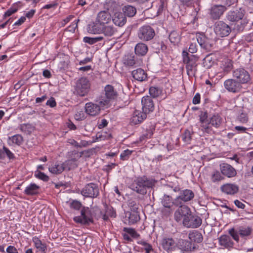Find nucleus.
Here are the masks:
<instances>
[{"mask_svg": "<svg viewBox=\"0 0 253 253\" xmlns=\"http://www.w3.org/2000/svg\"><path fill=\"white\" fill-rule=\"evenodd\" d=\"M156 181L143 177L138 178L131 185V189L138 194L145 195L148 189L152 188L155 185Z\"/></svg>", "mask_w": 253, "mask_h": 253, "instance_id": "nucleus-1", "label": "nucleus"}, {"mask_svg": "<svg viewBox=\"0 0 253 253\" xmlns=\"http://www.w3.org/2000/svg\"><path fill=\"white\" fill-rule=\"evenodd\" d=\"M183 62L185 64L187 74L189 77L194 76L197 71V61L198 57L196 55H190L186 50L182 52Z\"/></svg>", "mask_w": 253, "mask_h": 253, "instance_id": "nucleus-2", "label": "nucleus"}, {"mask_svg": "<svg viewBox=\"0 0 253 253\" xmlns=\"http://www.w3.org/2000/svg\"><path fill=\"white\" fill-rule=\"evenodd\" d=\"M252 232L251 227L247 226H240L237 229L232 228L228 231V233L232 238L237 242L240 241V237L243 240H247Z\"/></svg>", "mask_w": 253, "mask_h": 253, "instance_id": "nucleus-3", "label": "nucleus"}, {"mask_svg": "<svg viewBox=\"0 0 253 253\" xmlns=\"http://www.w3.org/2000/svg\"><path fill=\"white\" fill-rule=\"evenodd\" d=\"M90 83L87 78L81 77L79 79L74 86V94L81 97L85 96L89 92Z\"/></svg>", "mask_w": 253, "mask_h": 253, "instance_id": "nucleus-4", "label": "nucleus"}, {"mask_svg": "<svg viewBox=\"0 0 253 253\" xmlns=\"http://www.w3.org/2000/svg\"><path fill=\"white\" fill-rule=\"evenodd\" d=\"M104 91L105 96H101L97 100L98 103L102 106L108 105L110 100L115 99L118 96L117 91L112 85H106Z\"/></svg>", "mask_w": 253, "mask_h": 253, "instance_id": "nucleus-5", "label": "nucleus"}, {"mask_svg": "<svg viewBox=\"0 0 253 253\" xmlns=\"http://www.w3.org/2000/svg\"><path fill=\"white\" fill-rule=\"evenodd\" d=\"M74 221L82 225H89L93 222L92 214L88 207H83L81 209V215L74 217Z\"/></svg>", "mask_w": 253, "mask_h": 253, "instance_id": "nucleus-6", "label": "nucleus"}, {"mask_svg": "<svg viewBox=\"0 0 253 253\" xmlns=\"http://www.w3.org/2000/svg\"><path fill=\"white\" fill-rule=\"evenodd\" d=\"M194 192L190 189L180 190L179 195L174 200V205L178 206L190 201L194 198Z\"/></svg>", "mask_w": 253, "mask_h": 253, "instance_id": "nucleus-7", "label": "nucleus"}, {"mask_svg": "<svg viewBox=\"0 0 253 253\" xmlns=\"http://www.w3.org/2000/svg\"><path fill=\"white\" fill-rule=\"evenodd\" d=\"M137 35L140 40L149 41L154 37L155 33L154 30L151 26L146 25L139 28Z\"/></svg>", "mask_w": 253, "mask_h": 253, "instance_id": "nucleus-8", "label": "nucleus"}, {"mask_svg": "<svg viewBox=\"0 0 253 253\" xmlns=\"http://www.w3.org/2000/svg\"><path fill=\"white\" fill-rule=\"evenodd\" d=\"M214 30L216 35L221 37H225L231 32V27L222 21H218L214 24Z\"/></svg>", "mask_w": 253, "mask_h": 253, "instance_id": "nucleus-9", "label": "nucleus"}, {"mask_svg": "<svg viewBox=\"0 0 253 253\" xmlns=\"http://www.w3.org/2000/svg\"><path fill=\"white\" fill-rule=\"evenodd\" d=\"M233 77L238 82H241V84H248L251 81V77L249 72L245 69L239 68L234 70Z\"/></svg>", "mask_w": 253, "mask_h": 253, "instance_id": "nucleus-10", "label": "nucleus"}, {"mask_svg": "<svg viewBox=\"0 0 253 253\" xmlns=\"http://www.w3.org/2000/svg\"><path fill=\"white\" fill-rule=\"evenodd\" d=\"M81 194L86 197H97L99 194L98 186L94 183H88L82 189Z\"/></svg>", "mask_w": 253, "mask_h": 253, "instance_id": "nucleus-11", "label": "nucleus"}, {"mask_svg": "<svg viewBox=\"0 0 253 253\" xmlns=\"http://www.w3.org/2000/svg\"><path fill=\"white\" fill-rule=\"evenodd\" d=\"M201 224L202 219L199 216L192 215L191 213L183 219V225L187 228H198Z\"/></svg>", "mask_w": 253, "mask_h": 253, "instance_id": "nucleus-12", "label": "nucleus"}, {"mask_svg": "<svg viewBox=\"0 0 253 253\" xmlns=\"http://www.w3.org/2000/svg\"><path fill=\"white\" fill-rule=\"evenodd\" d=\"M224 85L228 91L233 93H238L242 89L241 82H239L237 80L232 79L225 81Z\"/></svg>", "mask_w": 253, "mask_h": 253, "instance_id": "nucleus-13", "label": "nucleus"}, {"mask_svg": "<svg viewBox=\"0 0 253 253\" xmlns=\"http://www.w3.org/2000/svg\"><path fill=\"white\" fill-rule=\"evenodd\" d=\"M178 209L175 211L174 219L177 222L181 220L186 217H188L191 211L190 208L184 204L178 205Z\"/></svg>", "mask_w": 253, "mask_h": 253, "instance_id": "nucleus-14", "label": "nucleus"}, {"mask_svg": "<svg viewBox=\"0 0 253 253\" xmlns=\"http://www.w3.org/2000/svg\"><path fill=\"white\" fill-rule=\"evenodd\" d=\"M176 247L181 250L183 253H189L194 251L196 248V245L191 241L186 240L179 239L176 243Z\"/></svg>", "mask_w": 253, "mask_h": 253, "instance_id": "nucleus-15", "label": "nucleus"}, {"mask_svg": "<svg viewBox=\"0 0 253 253\" xmlns=\"http://www.w3.org/2000/svg\"><path fill=\"white\" fill-rule=\"evenodd\" d=\"M245 14V10L240 8L239 9L229 11L226 17L230 22H238L244 17Z\"/></svg>", "mask_w": 253, "mask_h": 253, "instance_id": "nucleus-16", "label": "nucleus"}, {"mask_svg": "<svg viewBox=\"0 0 253 253\" xmlns=\"http://www.w3.org/2000/svg\"><path fill=\"white\" fill-rule=\"evenodd\" d=\"M227 7L222 5H214L211 7L210 11V18L213 20H217L220 18Z\"/></svg>", "mask_w": 253, "mask_h": 253, "instance_id": "nucleus-17", "label": "nucleus"}, {"mask_svg": "<svg viewBox=\"0 0 253 253\" xmlns=\"http://www.w3.org/2000/svg\"><path fill=\"white\" fill-rule=\"evenodd\" d=\"M142 111L145 114H149L153 111L154 109V103L151 97L145 96L141 99Z\"/></svg>", "mask_w": 253, "mask_h": 253, "instance_id": "nucleus-18", "label": "nucleus"}, {"mask_svg": "<svg viewBox=\"0 0 253 253\" xmlns=\"http://www.w3.org/2000/svg\"><path fill=\"white\" fill-rule=\"evenodd\" d=\"M197 41L202 48L208 51H210L213 45V41L203 34L197 36Z\"/></svg>", "mask_w": 253, "mask_h": 253, "instance_id": "nucleus-19", "label": "nucleus"}, {"mask_svg": "<svg viewBox=\"0 0 253 253\" xmlns=\"http://www.w3.org/2000/svg\"><path fill=\"white\" fill-rule=\"evenodd\" d=\"M160 245L165 251L170 252L173 251L176 247V243L172 238L165 237L162 239Z\"/></svg>", "mask_w": 253, "mask_h": 253, "instance_id": "nucleus-20", "label": "nucleus"}, {"mask_svg": "<svg viewBox=\"0 0 253 253\" xmlns=\"http://www.w3.org/2000/svg\"><path fill=\"white\" fill-rule=\"evenodd\" d=\"M220 169L222 174L227 177H234L237 174L236 169L228 164L223 163L220 165Z\"/></svg>", "mask_w": 253, "mask_h": 253, "instance_id": "nucleus-21", "label": "nucleus"}, {"mask_svg": "<svg viewBox=\"0 0 253 253\" xmlns=\"http://www.w3.org/2000/svg\"><path fill=\"white\" fill-rule=\"evenodd\" d=\"M124 219L126 222L131 225L138 222L140 220V216L137 211H128L125 212Z\"/></svg>", "mask_w": 253, "mask_h": 253, "instance_id": "nucleus-22", "label": "nucleus"}, {"mask_svg": "<svg viewBox=\"0 0 253 253\" xmlns=\"http://www.w3.org/2000/svg\"><path fill=\"white\" fill-rule=\"evenodd\" d=\"M100 105L94 104L91 102L87 103L85 106V112L90 116L98 115L100 111Z\"/></svg>", "mask_w": 253, "mask_h": 253, "instance_id": "nucleus-23", "label": "nucleus"}, {"mask_svg": "<svg viewBox=\"0 0 253 253\" xmlns=\"http://www.w3.org/2000/svg\"><path fill=\"white\" fill-rule=\"evenodd\" d=\"M220 189L222 192L229 195H234L239 191L238 186L230 183L223 185Z\"/></svg>", "mask_w": 253, "mask_h": 253, "instance_id": "nucleus-24", "label": "nucleus"}, {"mask_svg": "<svg viewBox=\"0 0 253 253\" xmlns=\"http://www.w3.org/2000/svg\"><path fill=\"white\" fill-rule=\"evenodd\" d=\"M218 241L219 245L225 248L230 249L233 247L234 242L228 235H221L218 238Z\"/></svg>", "mask_w": 253, "mask_h": 253, "instance_id": "nucleus-25", "label": "nucleus"}, {"mask_svg": "<svg viewBox=\"0 0 253 253\" xmlns=\"http://www.w3.org/2000/svg\"><path fill=\"white\" fill-rule=\"evenodd\" d=\"M103 25L96 21L88 25L87 27V31L88 33L94 34H99L102 33L103 31Z\"/></svg>", "mask_w": 253, "mask_h": 253, "instance_id": "nucleus-26", "label": "nucleus"}, {"mask_svg": "<svg viewBox=\"0 0 253 253\" xmlns=\"http://www.w3.org/2000/svg\"><path fill=\"white\" fill-rule=\"evenodd\" d=\"M133 78L140 82L145 81L147 78V74L144 70L138 68L133 70L131 73Z\"/></svg>", "mask_w": 253, "mask_h": 253, "instance_id": "nucleus-27", "label": "nucleus"}, {"mask_svg": "<svg viewBox=\"0 0 253 253\" xmlns=\"http://www.w3.org/2000/svg\"><path fill=\"white\" fill-rule=\"evenodd\" d=\"M112 20L114 23L119 27L124 26L126 21V16L122 12H116Z\"/></svg>", "mask_w": 253, "mask_h": 253, "instance_id": "nucleus-28", "label": "nucleus"}, {"mask_svg": "<svg viewBox=\"0 0 253 253\" xmlns=\"http://www.w3.org/2000/svg\"><path fill=\"white\" fill-rule=\"evenodd\" d=\"M111 19V16L108 11H102L98 13L97 21L102 25L108 23Z\"/></svg>", "mask_w": 253, "mask_h": 253, "instance_id": "nucleus-29", "label": "nucleus"}, {"mask_svg": "<svg viewBox=\"0 0 253 253\" xmlns=\"http://www.w3.org/2000/svg\"><path fill=\"white\" fill-rule=\"evenodd\" d=\"M146 117L147 114L143 111L141 112L139 111H135L131 119V123L134 125L139 124L146 119Z\"/></svg>", "mask_w": 253, "mask_h": 253, "instance_id": "nucleus-30", "label": "nucleus"}, {"mask_svg": "<svg viewBox=\"0 0 253 253\" xmlns=\"http://www.w3.org/2000/svg\"><path fill=\"white\" fill-rule=\"evenodd\" d=\"M146 117L147 114L143 111L141 112L139 111H135L131 119V123L134 125L139 124L146 119Z\"/></svg>", "mask_w": 253, "mask_h": 253, "instance_id": "nucleus-31", "label": "nucleus"}, {"mask_svg": "<svg viewBox=\"0 0 253 253\" xmlns=\"http://www.w3.org/2000/svg\"><path fill=\"white\" fill-rule=\"evenodd\" d=\"M147 45L142 42L137 43L134 48V51L136 55L138 56H143L146 54L148 52Z\"/></svg>", "mask_w": 253, "mask_h": 253, "instance_id": "nucleus-32", "label": "nucleus"}, {"mask_svg": "<svg viewBox=\"0 0 253 253\" xmlns=\"http://www.w3.org/2000/svg\"><path fill=\"white\" fill-rule=\"evenodd\" d=\"M40 187L35 183H31L24 190V194L28 196H34L39 193Z\"/></svg>", "mask_w": 253, "mask_h": 253, "instance_id": "nucleus-33", "label": "nucleus"}, {"mask_svg": "<svg viewBox=\"0 0 253 253\" xmlns=\"http://www.w3.org/2000/svg\"><path fill=\"white\" fill-rule=\"evenodd\" d=\"M138 244L140 246V249L142 252H144L145 253H156L152 245L146 241L144 240L140 241L138 242Z\"/></svg>", "mask_w": 253, "mask_h": 253, "instance_id": "nucleus-34", "label": "nucleus"}, {"mask_svg": "<svg viewBox=\"0 0 253 253\" xmlns=\"http://www.w3.org/2000/svg\"><path fill=\"white\" fill-rule=\"evenodd\" d=\"M188 237L191 242L193 241L200 243L202 242L203 240L202 234L197 231L190 233L188 235Z\"/></svg>", "mask_w": 253, "mask_h": 253, "instance_id": "nucleus-35", "label": "nucleus"}, {"mask_svg": "<svg viewBox=\"0 0 253 253\" xmlns=\"http://www.w3.org/2000/svg\"><path fill=\"white\" fill-rule=\"evenodd\" d=\"M233 67L232 61L230 59H224L221 62V68L224 73H228L232 69Z\"/></svg>", "mask_w": 253, "mask_h": 253, "instance_id": "nucleus-36", "label": "nucleus"}, {"mask_svg": "<svg viewBox=\"0 0 253 253\" xmlns=\"http://www.w3.org/2000/svg\"><path fill=\"white\" fill-rule=\"evenodd\" d=\"M122 10L124 15L129 17H133L136 13V8L129 5L124 6Z\"/></svg>", "mask_w": 253, "mask_h": 253, "instance_id": "nucleus-37", "label": "nucleus"}, {"mask_svg": "<svg viewBox=\"0 0 253 253\" xmlns=\"http://www.w3.org/2000/svg\"><path fill=\"white\" fill-rule=\"evenodd\" d=\"M49 171L54 174H59L63 172L65 169L63 163H56L48 169Z\"/></svg>", "mask_w": 253, "mask_h": 253, "instance_id": "nucleus-38", "label": "nucleus"}, {"mask_svg": "<svg viewBox=\"0 0 253 253\" xmlns=\"http://www.w3.org/2000/svg\"><path fill=\"white\" fill-rule=\"evenodd\" d=\"M222 119L218 114L213 115L210 119V124L215 127H218L222 123Z\"/></svg>", "mask_w": 253, "mask_h": 253, "instance_id": "nucleus-39", "label": "nucleus"}, {"mask_svg": "<svg viewBox=\"0 0 253 253\" xmlns=\"http://www.w3.org/2000/svg\"><path fill=\"white\" fill-rule=\"evenodd\" d=\"M163 205L167 208L170 209L174 205V200L171 196L167 195H164L162 200Z\"/></svg>", "mask_w": 253, "mask_h": 253, "instance_id": "nucleus-40", "label": "nucleus"}, {"mask_svg": "<svg viewBox=\"0 0 253 253\" xmlns=\"http://www.w3.org/2000/svg\"><path fill=\"white\" fill-rule=\"evenodd\" d=\"M236 121L241 124H246L249 121V117L247 113L244 110L239 112L237 116Z\"/></svg>", "mask_w": 253, "mask_h": 253, "instance_id": "nucleus-41", "label": "nucleus"}, {"mask_svg": "<svg viewBox=\"0 0 253 253\" xmlns=\"http://www.w3.org/2000/svg\"><path fill=\"white\" fill-rule=\"evenodd\" d=\"M63 163L65 170L67 169L68 170H70V169H74L78 167L77 161L73 159H69Z\"/></svg>", "mask_w": 253, "mask_h": 253, "instance_id": "nucleus-42", "label": "nucleus"}, {"mask_svg": "<svg viewBox=\"0 0 253 253\" xmlns=\"http://www.w3.org/2000/svg\"><path fill=\"white\" fill-rule=\"evenodd\" d=\"M36 248L42 252H45L46 250L45 244H42L41 241L37 237H34L33 239Z\"/></svg>", "mask_w": 253, "mask_h": 253, "instance_id": "nucleus-43", "label": "nucleus"}, {"mask_svg": "<svg viewBox=\"0 0 253 253\" xmlns=\"http://www.w3.org/2000/svg\"><path fill=\"white\" fill-rule=\"evenodd\" d=\"M240 21L239 23L238 22H235L236 24L234 27V29L238 32L243 31L248 23V20L246 18H243L242 19H240Z\"/></svg>", "mask_w": 253, "mask_h": 253, "instance_id": "nucleus-44", "label": "nucleus"}, {"mask_svg": "<svg viewBox=\"0 0 253 253\" xmlns=\"http://www.w3.org/2000/svg\"><path fill=\"white\" fill-rule=\"evenodd\" d=\"M180 35L176 31H173L169 35V40L171 43H177L180 41Z\"/></svg>", "mask_w": 253, "mask_h": 253, "instance_id": "nucleus-45", "label": "nucleus"}, {"mask_svg": "<svg viewBox=\"0 0 253 253\" xmlns=\"http://www.w3.org/2000/svg\"><path fill=\"white\" fill-rule=\"evenodd\" d=\"M123 232L128 234V235L134 239H137L139 237V234L137 233L134 229L131 228L125 227L123 229Z\"/></svg>", "mask_w": 253, "mask_h": 253, "instance_id": "nucleus-46", "label": "nucleus"}, {"mask_svg": "<svg viewBox=\"0 0 253 253\" xmlns=\"http://www.w3.org/2000/svg\"><path fill=\"white\" fill-rule=\"evenodd\" d=\"M124 63L125 65L132 66L135 64V57L131 55H127L124 59Z\"/></svg>", "mask_w": 253, "mask_h": 253, "instance_id": "nucleus-47", "label": "nucleus"}, {"mask_svg": "<svg viewBox=\"0 0 253 253\" xmlns=\"http://www.w3.org/2000/svg\"><path fill=\"white\" fill-rule=\"evenodd\" d=\"M103 37L102 36H97L94 38L85 37L84 38V42L86 43H88L90 44H92L99 41H101Z\"/></svg>", "mask_w": 253, "mask_h": 253, "instance_id": "nucleus-48", "label": "nucleus"}, {"mask_svg": "<svg viewBox=\"0 0 253 253\" xmlns=\"http://www.w3.org/2000/svg\"><path fill=\"white\" fill-rule=\"evenodd\" d=\"M83 154V152H79L76 150L72 151L68 153L69 158L77 161L79 159L82 157Z\"/></svg>", "mask_w": 253, "mask_h": 253, "instance_id": "nucleus-49", "label": "nucleus"}, {"mask_svg": "<svg viewBox=\"0 0 253 253\" xmlns=\"http://www.w3.org/2000/svg\"><path fill=\"white\" fill-rule=\"evenodd\" d=\"M116 30L114 27L110 26L103 27V31L102 32L103 33L104 35L106 36L111 37L113 36Z\"/></svg>", "mask_w": 253, "mask_h": 253, "instance_id": "nucleus-50", "label": "nucleus"}, {"mask_svg": "<svg viewBox=\"0 0 253 253\" xmlns=\"http://www.w3.org/2000/svg\"><path fill=\"white\" fill-rule=\"evenodd\" d=\"M149 93L151 96L156 98L162 93V90L159 87L151 86L149 88Z\"/></svg>", "mask_w": 253, "mask_h": 253, "instance_id": "nucleus-51", "label": "nucleus"}, {"mask_svg": "<svg viewBox=\"0 0 253 253\" xmlns=\"http://www.w3.org/2000/svg\"><path fill=\"white\" fill-rule=\"evenodd\" d=\"M12 142L18 145H20L23 142V137L20 134L15 135L10 138Z\"/></svg>", "mask_w": 253, "mask_h": 253, "instance_id": "nucleus-52", "label": "nucleus"}, {"mask_svg": "<svg viewBox=\"0 0 253 253\" xmlns=\"http://www.w3.org/2000/svg\"><path fill=\"white\" fill-rule=\"evenodd\" d=\"M69 205L71 209L75 210H79L83 207L81 203L77 200H72Z\"/></svg>", "mask_w": 253, "mask_h": 253, "instance_id": "nucleus-53", "label": "nucleus"}, {"mask_svg": "<svg viewBox=\"0 0 253 253\" xmlns=\"http://www.w3.org/2000/svg\"><path fill=\"white\" fill-rule=\"evenodd\" d=\"M211 179L212 182H215L222 180L223 177L222 176L219 171H214L211 175Z\"/></svg>", "mask_w": 253, "mask_h": 253, "instance_id": "nucleus-54", "label": "nucleus"}, {"mask_svg": "<svg viewBox=\"0 0 253 253\" xmlns=\"http://www.w3.org/2000/svg\"><path fill=\"white\" fill-rule=\"evenodd\" d=\"M153 128H150L146 130V133H144L140 137V141H142L146 139L150 138L153 134Z\"/></svg>", "mask_w": 253, "mask_h": 253, "instance_id": "nucleus-55", "label": "nucleus"}, {"mask_svg": "<svg viewBox=\"0 0 253 253\" xmlns=\"http://www.w3.org/2000/svg\"><path fill=\"white\" fill-rule=\"evenodd\" d=\"M183 140L186 143H190L191 140V133L188 130H186L182 135Z\"/></svg>", "mask_w": 253, "mask_h": 253, "instance_id": "nucleus-56", "label": "nucleus"}, {"mask_svg": "<svg viewBox=\"0 0 253 253\" xmlns=\"http://www.w3.org/2000/svg\"><path fill=\"white\" fill-rule=\"evenodd\" d=\"M35 176L36 177L44 181H47L49 180V177L43 172L41 171H38L37 173L35 174Z\"/></svg>", "mask_w": 253, "mask_h": 253, "instance_id": "nucleus-57", "label": "nucleus"}, {"mask_svg": "<svg viewBox=\"0 0 253 253\" xmlns=\"http://www.w3.org/2000/svg\"><path fill=\"white\" fill-rule=\"evenodd\" d=\"M208 113L207 112L201 111L199 115L200 121L201 123H206L209 121L208 120Z\"/></svg>", "mask_w": 253, "mask_h": 253, "instance_id": "nucleus-58", "label": "nucleus"}, {"mask_svg": "<svg viewBox=\"0 0 253 253\" xmlns=\"http://www.w3.org/2000/svg\"><path fill=\"white\" fill-rule=\"evenodd\" d=\"M75 118L78 121L83 120L85 119V114L83 111H77L75 114Z\"/></svg>", "mask_w": 253, "mask_h": 253, "instance_id": "nucleus-59", "label": "nucleus"}, {"mask_svg": "<svg viewBox=\"0 0 253 253\" xmlns=\"http://www.w3.org/2000/svg\"><path fill=\"white\" fill-rule=\"evenodd\" d=\"M128 206L130 208L131 211H137L138 209V204L134 201H129L128 203Z\"/></svg>", "mask_w": 253, "mask_h": 253, "instance_id": "nucleus-60", "label": "nucleus"}, {"mask_svg": "<svg viewBox=\"0 0 253 253\" xmlns=\"http://www.w3.org/2000/svg\"><path fill=\"white\" fill-rule=\"evenodd\" d=\"M3 150V152L4 153V156L6 155L10 160L14 159L15 157L14 154L8 148L4 146Z\"/></svg>", "mask_w": 253, "mask_h": 253, "instance_id": "nucleus-61", "label": "nucleus"}, {"mask_svg": "<svg viewBox=\"0 0 253 253\" xmlns=\"http://www.w3.org/2000/svg\"><path fill=\"white\" fill-rule=\"evenodd\" d=\"M210 122L206 123H201V126L205 130V131L208 133H209L211 130V127L210 126Z\"/></svg>", "mask_w": 253, "mask_h": 253, "instance_id": "nucleus-62", "label": "nucleus"}, {"mask_svg": "<svg viewBox=\"0 0 253 253\" xmlns=\"http://www.w3.org/2000/svg\"><path fill=\"white\" fill-rule=\"evenodd\" d=\"M131 154V151L129 150H126L121 154V158L123 160H126L128 159V156Z\"/></svg>", "mask_w": 253, "mask_h": 253, "instance_id": "nucleus-63", "label": "nucleus"}, {"mask_svg": "<svg viewBox=\"0 0 253 253\" xmlns=\"http://www.w3.org/2000/svg\"><path fill=\"white\" fill-rule=\"evenodd\" d=\"M17 9L16 8H10L9 9H8L4 13L3 16L4 18H6L7 17H9L10 15H11L12 14L14 13L17 11Z\"/></svg>", "mask_w": 253, "mask_h": 253, "instance_id": "nucleus-64", "label": "nucleus"}]
</instances>
